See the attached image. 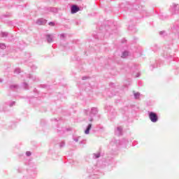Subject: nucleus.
I'll return each mask as SVG.
<instances>
[{"mask_svg": "<svg viewBox=\"0 0 179 179\" xmlns=\"http://www.w3.org/2000/svg\"><path fill=\"white\" fill-rule=\"evenodd\" d=\"M99 110L97 108H92L91 109H86L84 110V114L85 115V121L87 122H92L94 117L97 115Z\"/></svg>", "mask_w": 179, "mask_h": 179, "instance_id": "obj_1", "label": "nucleus"}, {"mask_svg": "<svg viewBox=\"0 0 179 179\" xmlns=\"http://www.w3.org/2000/svg\"><path fill=\"white\" fill-rule=\"evenodd\" d=\"M148 118L150 120L151 122L155 123L159 121V116L157 115V113L152 111H148Z\"/></svg>", "mask_w": 179, "mask_h": 179, "instance_id": "obj_2", "label": "nucleus"}, {"mask_svg": "<svg viewBox=\"0 0 179 179\" xmlns=\"http://www.w3.org/2000/svg\"><path fill=\"white\" fill-rule=\"evenodd\" d=\"M80 10V8L76 6V5H73L71 8V13H77V12H79Z\"/></svg>", "mask_w": 179, "mask_h": 179, "instance_id": "obj_3", "label": "nucleus"}, {"mask_svg": "<svg viewBox=\"0 0 179 179\" xmlns=\"http://www.w3.org/2000/svg\"><path fill=\"white\" fill-rule=\"evenodd\" d=\"M115 134L117 136H121L122 135V127H117L116 129L115 130Z\"/></svg>", "mask_w": 179, "mask_h": 179, "instance_id": "obj_4", "label": "nucleus"}, {"mask_svg": "<svg viewBox=\"0 0 179 179\" xmlns=\"http://www.w3.org/2000/svg\"><path fill=\"white\" fill-rule=\"evenodd\" d=\"M46 40H47L48 43H52L54 41V35L47 34Z\"/></svg>", "mask_w": 179, "mask_h": 179, "instance_id": "obj_5", "label": "nucleus"}, {"mask_svg": "<svg viewBox=\"0 0 179 179\" xmlns=\"http://www.w3.org/2000/svg\"><path fill=\"white\" fill-rule=\"evenodd\" d=\"M47 23V20H44L43 18H40L37 20L36 24L41 26V24H45Z\"/></svg>", "mask_w": 179, "mask_h": 179, "instance_id": "obj_6", "label": "nucleus"}, {"mask_svg": "<svg viewBox=\"0 0 179 179\" xmlns=\"http://www.w3.org/2000/svg\"><path fill=\"white\" fill-rule=\"evenodd\" d=\"M90 129H92V124H89L85 130V135H89V134H90Z\"/></svg>", "mask_w": 179, "mask_h": 179, "instance_id": "obj_7", "label": "nucleus"}, {"mask_svg": "<svg viewBox=\"0 0 179 179\" xmlns=\"http://www.w3.org/2000/svg\"><path fill=\"white\" fill-rule=\"evenodd\" d=\"M6 106H9V103H5L3 107L0 106V111L2 112V111H7V109H6Z\"/></svg>", "mask_w": 179, "mask_h": 179, "instance_id": "obj_8", "label": "nucleus"}, {"mask_svg": "<svg viewBox=\"0 0 179 179\" xmlns=\"http://www.w3.org/2000/svg\"><path fill=\"white\" fill-rule=\"evenodd\" d=\"M129 55V52L128 51H124L122 54V58H127Z\"/></svg>", "mask_w": 179, "mask_h": 179, "instance_id": "obj_9", "label": "nucleus"}, {"mask_svg": "<svg viewBox=\"0 0 179 179\" xmlns=\"http://www.w3.org/2000/svg\"><path fill=\"white\" fill-rule=\"evenodd\" d=\"M129 141L128 140H127L126 138H123L121 141L120 145H127V143H129Z\"/></svg>", "mask_w": 179, "mask_h": 179, "instance_id": "obj_10", "label": "nucleus"}, {"mask_svg": "<svg viewBox=\"0 0 179 179\" xmlns=\"http://www.w3.org/2000/svg\"><path fill=\"white\" fill-rule=\"evenodd\" d=\"M173 10H175V13H177V10H178L179 9V6L178 4H173Z\"/></svg>", "mask_w": 179, "mask_h": 179, "instance_id": "obj_11", "label": "nucleus"}, {"mask_svg": "<svg viewBox=\"0 0 179 179\" xmlns=\"http://www.w3.org/2000/svg\"><path fill=\"white\" fill-rule=\"evenodd\" d=\"M28 78H29V79H32L34 81H36V76H33V75H31V74L28 75Z\"/></svg>", "mask_w": 179, "mask_h": 179, "instance_id": "obj_12", "label": "nucleus"}, {"mask_svg": "<svg viewBox=\"0 0 179 179\" xmlns=\"http://www.w3.org/2000/svg\"><path fill=\"white\" fill-rule=\"evenodd\" d=\"M73 141H75L76 142H79V141H80V136H74L73 138Z\"/></svg>", "mask_w": 179, "mask_h": 179, "instance_id": "obj_13", "label": "nucleus"}, {"mask_svg": "<svg viewBox=\"0 0 179 179\" xmlns=\"http://www.w3.org/2000/svg\"><path fill=\"white\" fill-rule=\"evenodd\" d=\"M14 73H15L16 75L20 73V69L17 68L14 70Z\"/></svg>", "mask_w": 179, "mask_h": 179, "instance_id": "obj_14", "label": "nucleus"}, {"mask_svg": "<svg viewBox=\"0 0 179 179\" xmlns=\"http://www.w3.org/2000/svg\"><path fill=\"white\" fill-rule=\"evenodd\" d=\"M0 48L1 50H5V48H6V46L3 43H0Z\"/></svg>", "mask_w": 179, "mask_h": 179, "instance_id": "obj_15", "label": "nucleus"}, {"mask_svg": "<svg viewBox=\"0 0 179 179\" xmlns=\"http://www.w3.org/2000/svg\"><path fill=\"white\" fill-rule=\"evenodd\" d=\"M139 96H141V94H139V92L134 93L135 99H139Z\"/></svg>", "mask_w": 179, "mask_h": 179, "instance_id": "obj_16", "label": "nucleus"}, {"mask_svg": "<svg viewBox=\"0 0 179 179\" xmlns=\"http://www.w3.org/2000/svg\"><path fill=\"white\" fill-rule=\"evenodd\" d=\"M100 157V153L94 154V159H99Z\"/></svg>", "mask_w": 179, "mask_h": 179, "instance_id": "obj_17", "label": "nucleus"}, {"mask_svg": "<svg viewBox=\"0 0 179 179\" xmlns=\"http://www.w3.org/2000/svg\"><path fill=\"white\" fill-rule=\"evenodd\" d=\"M1 37H8V32H1Z\"/></svg>", "mask_w": 179, "mask_h": 179, "instance_id": "obj_18", "label": "nucleus"}, {"mask_svg": "<svg viewBox=\"0 0 179 179\" xmlns=\"http://www.w3.org/2000/svg\"><path fill=\"white\" fill-rule=\"evenodd\" d=\"M23 87L25 88L26 90L29 89V85H27V83H24L22 85Z\"/></svg>", "mask_w": 179, "mask_h": 179, "instance_id": "obj_19", "label": "nucleus"}, {"mask_svg": "<svg viewBox=\"0 0 179 179\" xmlns=\"http://www.w3.org/2000/svg\"><path fill=\"white\" fill-rule=\"evenodd\" d=\"M10 89H17V85H10Z\"/></svg>", "mask_w": 179, "mask_h": 179, "instance_id": "obj_20", "label": "nucleus"}, {"mask_svg": "<svg viewBox=\"0 0 179 179\" xmlns=\"http://www.w3.org/2000/svg\"><path fill=\"white\" fill-rule=\"evenodd\" d=\"M60 38L61 40H64V38H65V34H60Z\"/></svg>", "mask_w": 179, "mask_h": 179, "instance_id": "obj_21", "label": "nucleus"}, {"mask_svg": "<svg viewBox=\"0 0 179 179\" xmlns=\"http://www.w3.org/2000/svg\"><path fill=\"white\" fill-rule=\"evenodd\" d=\"M50 12H57V8H50Z\"/></svg>", "mask_w": 179, "mask_h": 179, "instance_id": "obj_22", "label": "nucleus"}, {"mask_svg": "<svg viewBox=\"0 0 179 179\" xmlns=\"http://www.w3.org/2000/svg\"><path fill=\"white\" fill-rule=\"evenodd\" d=\"M49 26H55V22H49Z\"/></svg>", "mask_w": 179, "mask_h": 179, "instance_id": "obj_23", "label": "nucleus"}, {"mask_svg": "<svg viewBox=\"0 0 179 179\" xmlns=\"http://www.w3.org/2000/svg\"><path fill=\"white\" fill-rule=\"evenodd\" d=\"M10 107H13L15 106V101H12L11 103H9Z\"/></svg>", "mask_w": 179, "mask_h": 179, "instance_id": "obj_24", "label": "nucleus"}, {"mask_svg": "<svg viewBox=\"0 0 179 179\" xmlns=\"http://www.w3.org/2000/svg\"><path fill=\"white\" fill-rule=\"evenodd\" d=\"M64 146H65V142H62L60 143V148H64Z\"/></svg>", "mask_w": 179, "mask_h": 179, "instance_id": "obj_25", "label": "nucleus"}, {"mask_svg": "<svg viewBox=\"0 0 179 179\" xmlns=\"http://www.w3.org/2000/svg\"><path fill=\"white\" fill-rule=\"evenodd\" d=\"M26 155L27 156H31V152H29V151H27V152H26Z\"/></svg>", "mask_w": 179, "mask_h": 179, "instance_id": "obj_26", "label": "nucleus"}, {"mask_svg": "<svg viewBox=\"0 0 179 179\" xmlns=\"http://www.w3.org/2000/svg\"><path fill=\"white\" fill-rule=\"evenodd\" d=\"M164 58H169V57H171V56L169 55H166V53H164Z\"/></svg>", "mask_w": 179, "mask_h": 179, "instance_id": "obj_27", "label": "nucleus"}, {"mask_svg": "<svg viewBox=\"0 0 179 179\" xmlns=\"http://www.w3.org/2000/svg\"><path fill=\"white\" fill-rule=\"evenodd\" d=\"M164 33H166V31H162L159 32V34H160V36H162V34H164Z\"/></svg>", "mask_w": 179, "mask_h": 179, "instance_id": "obj_28", "label": "nucleus"}, {"mask_svg": "<svg viewBox=\"0 0 179 179\" xmlns=\"http://www.w3.org/2000/svg\"><path fill=\"white\" fill-rule=\"evenodd\" d=\"M86 79H87V76L83 77V80H86Z\"/></svg>", "mask_w": 179, "mask_h": 179, "instance_id": "obj_29", "label": "nucleus"}, {"mask_svg": "<svg viewBox=\"0 0 179 179\" xmlns=\"http://www.w3.org/2000/svg\"><path fill=\"white\" fill-rule=\"evenodd\" d=\"M37 67L36 66H32L31 69H36Z\"/></svg>", "mask_w": 179, "mask_h": 179, "instance_id": "obj_30", "label": "nucleus"}, {"mask_svg": "<svg viewBox=\"0 0 179 179\" xmlns=\"http://www.w3.org/2000/svg\"><path fill=\"white\" fill-rule=\"evenodd\" d=\"M84 142H85V141H80V145L83 144V143H84Z\"/></svg>", "mask_w": 179, "mask_h": 179, "instance_id": "obj_31", "label": "nucleus"}, {"mask_svg": "<svg viewBox=\"0 0 179 179\" xmlns=\"http://www.w3.org/2000/svg\"><path fill=\"white\" fill-rule=\"evenodd\" d=\"M2 82H3V80H2V78H0V83H2Z\"/></svg>", "mask_w": 179, "mask_h": 179, "instance_id": "obj_32", "label": "nucleus"}, {"mask_svg": "<svg viewBox=\"0 0 179 179\" xmlns=\"http://www.w3.org/2000/svg\"><path fill=\"white\" fill-rule=\"evenodd\" d=\"M136 78H139V75H137V76H136Z\"/></svg>", "mask_w": 179, "mask_h": 179, "instance_id": "obj_33", "label": "nucleus"}, {"mask_svg": "<svg viewBox=\"0 0 179 179\" xmlns=\"http://www.w3.org/2000/svg\"><path fill=\"white\" fill-rule=\"evenodd\" d=\"M78 1H82V0H78Z\"/></svg>", "mask_w": 179, "mask_h": 179, "instance_id": "obj_34", "label": "nucleus"}]
</instances>
